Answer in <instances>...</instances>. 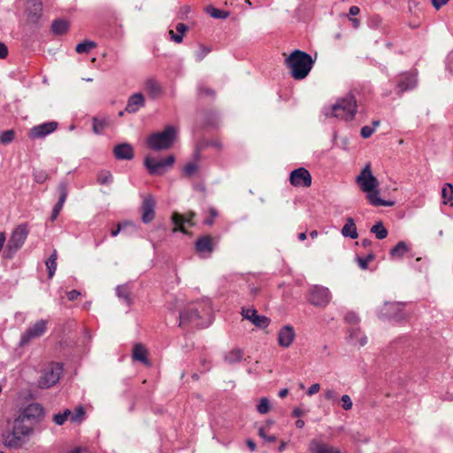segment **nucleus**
<instances>
[{
    "label": "nucleus",
    "instance_id": "864d4df0",
    "mask_svg": "<svg viewBox=\"0 0 453 453\" xmlns=\"http://www.w3.org/2000/svg\"><path fill=\"white\" fill-rule=\"evenodd\" d=\"M270 324V319L257 314V327L266 328Z\"/></svg>",
    "mask_w": 453,
    "mask_h": 453
},
{
    "label": "nucleus",
    "instance_id": "0e129e2a",
    "mask_svg": "<svg viewBox=\"0 0 453 453\" xmlns=\"http://www.w3.org/2000/svg\"><path fill=\"white\" fill-rule=\"evenodd\" d=\"M449 0H431L432 5L436 10H440L442 6L446 5Z\"/></svg>",
    "mask_w": 453,
    "mask_h": 453
},
{
    "label": "nucleus",
    "instance_id": "6e6d98bb",
    "mask_svg": "<svg viewBox=\"0 0 453 453\" xmlns=\"http://www.w3.org/2000/svg\"><path fill=\"white\" fill-rule=\"evenodd\" d=\"M342 406L345 411H349L352 408V401L348 395H343L341 398Z\"/></svg>",
    "mask_w": 453,
    "mask_h": 453
},
{
    "label": "nucleus",
    "instance_id": "338daca9",
    "mask_svg": "<svg viewBox=\"0 0 453 453\" xmlns=\"http://www.w3.org/2000/svg\"><path fill=\"white\" fill-rule=\"evenodd\" d=\"M319 389H320V386H319V384H318V383H314V384H312V385L308 388V390H307V395H314V394L318 393V392L319 391Z\"/></svg>",
    "mask_w": 453,
    "mask_h": 453
},
{
    "label": "nucleus",
    "instance_id": "a878e982",
    "mask_svg": "<svg viewBox=\"0 0 453 453\" xmlns=\"http://www.w3.org/2000/svg\"><path fill=\"white\" fill-rule=\"evenodd\" d=\"M194 215L195 214L193 212H191L188 218H185L181 214H180L178 212H174L172 217L173 222L176 226V227L173 229V232L180 231V232L186 234L187 231L185 230V228L183 227L182 225H183V223H188L189 225H192L191 219Z\"/></svg>",
    "mask_w": 453,
    "mask_h": 453
},
{
    "label": "nucleus",
    "instance_id": "37998d69",
    "mask_svg": "<svg viewBox=\"0 0 453 453\" xmlns=\"http://www.w3.org/2000/svg\"><path fill=\"white\" fill-rule=\"evenodd\" d=\"M70 416H71V411L66 409V410H65V411L63 413L55 414L53 416V421L57 425L61 426V425H63L66 421V419Z\"/></svg>",
    "mask_w": 453,
    "mask_h": 453
},
{
    "label": "nucleus",
    "instance_id": "5fc2aeb1",
    "mask_svg": "<svg viewBox=\"0 0 453 453\" xmlns=\"http://www.w3.org/2000/svg\"><path fill=\"white\" fill-rule=\"evenodd\" d=\"M345 320L351 325H357L359 322V318L355 312L349 311L346 314Z\"/></svg>",
    "mask_w": 453,
    "mask_h": 453
},
{
    "label": "nucleus",
    "instance_id": "aec40b11",
    "mask_svg": "<svg viewBox=\"0 0 453 453\" xmlns=\"http://www.w3.org/2000/svg\"><path fill=\"white\" fill-rule=\"evenodd\" d=\"M42 4L40 1L33 0L28 7V21L33 24L38 23L42 17Z\"/></svg>",
    "mask_w": 453,
    "mask_h": 453
},
{
    "label": "nucleus",
    "instance_id": "ddd939ff",
    "mask_svg": "<svg viewBox=\"0 0 453 453\" xmlns=\"http://www.w3.org/2000/svg\"><path fill=\"white\" fill-rule=\"evenodd\" d=\"M58 127V123L57 121H50L35 126L28 131V137L32 140L44 138L55 132Z\"/></svg>",
    "mask_w": 453,
    "mask_h": 453
},
{
    "label": "nucleus",
    "instance_id": "4be33fe9",
    "mask_svg": "<svg viewBox=\"0 0 453 453\" xmlns=\"http://www.w3.org/2000/svg\"><path fill=\"white\" fill-rule=\"evenodd\" d=\"M132 357L134 360L140 361L145 365L150 366V362L148 359V351L142 344L136 343L134 345Z\"/></svg>",
    "mask_w": 453,
    "mask_h": 453
},
{
    "label": "nucleus",
    "instance_id": "dca6fc26",
    "mask_svg": "<svg viewBox=\"0 0 453 453\" xmlns=\"http://www.w3.org/2000/svg\"><path fill=\"white\" fill-rule=\"evenodd\" d=\"M57 192L58 193L59 197H58V203L54 205V207L52 209V212H51V216H50L51 221H54L58 218V216L60 211L62 210L64 203L67 198V196H68L67 181H65V180L61 181L57 187Z\"/></svg>",
    "mask_w": 453,
    "mask_h": 453
},
{
    "label": "nucleus",
    "instance_id": "20e7f679",
    "mask_svg": "<svg viewBox=\"0 0 453 453\" xmlns=\"http://www.w3.org/2000/svg\"><path fill=\"white\" fill-rule=\"evenodd\" d=\"M404 303L385 302L378 311V317L381 320L403 323L409 319L410 314L404 311Z\"/></svg>",
    "mask_w": 453,
    "mask_h": 453
},
{
    "label": "nucleus",
    "instance_id": "c756f323",
    "mask_svg": "<svg viewBox=\"0 0 453 453\" xmlns=\"http://www.w3.org/2000/svg\"><path fill=\"white\" fill-rule=\"evenodd\" d=\"M25 419L26 418H23V416H19L18 418L15 419L12 427L13 430L21 437L28 435L31 431L30 427L24 424Z\"/></svg>",
    "mask_w": 453,
    "mask_h": 453
},
{
    "label": "nucleus",
    "instance_id": "c85d7f7f",
    "mask_svg": "<svg viewBox=\"0 0 453 453\" xmlns=\"http://www.w3.org/2000/svg\"><path fill=\"white\" fill-rule=\"evenodd\" d=\"M367 199L371 204L374 206H392L394 205V202L386 201L379 197V190L378 188H375V191H370V193H366Z\"/></svg>",
    "mask_w": 453,
    "mask_h": 453
},
{
    "label": "nucleus",
    "instance_id": "f257e3e1",
    "mask_svg": "<svg viewBox=\"0 0 453 453\" xmlns=\"http://www.w3.org/2000/svg\"><path fill=\"white\" fill-rule=\"evenodd\" d=\"M212 309L208 300L188 304L179 315V326L207 327L211 323Z\"/></svg>",
    "mask_w": 453,
    "mask_h": 453
},
{
    "label": "nucleus",
    "instance_id": "79ce46f5",
    "mask_svg": "<svg viewBox=\"0 0 453 453\" xmlns=\"http://www.w3.org/2000/svg\"><path fill=\"white\" fill-rule=\"evenodd\" d=\"M107 126V121L104 119H98L97 118L93 119V131L94 133L99 134H102L105 127Z\"/></svg>",
    "mask_w": 453,
    "mask_h": 453
},
{
    "label": "nucleus",
    "instance_id": "774afa93",
    "mask_svg": "<svg viewBox=\"0 0 453 453\" xmlns=\"http://www.w3.org/2000/svg\"><path fill=\"white\" fill-rule=\"evenodd\" d=\"M188 27L183 23H178L176 25L177 32L182 35L188 31Z\"/></svg>",
    "mask_w": 453,
    "mask_h": 453
},
{
    "label": "nucleus",
    "instance_id": "0eeeda50",
    "mask_svg": "<svg viewBox=\"0 0 453 453\" xmlns=\"http://www.w3.org/2000/svg\"><path fill=\"white\" fill-rule=\"evenodd\" d=\"M28 233L29 229L27 223L20 224L13 229L7 243V250L10 253L9 257H12L22 247Z\"/></svg>",
    "mask_w": 453,
    "mask_h": 453
},
{
    "label": "nucleus",
    "instance_id": "a211bd4d",
    "mask_svg": "<svg viewBox=\"0 0 453 453\" xmlns=\"http://www.w3.org/2000/svg\"><path fill=\"white\" fill-rule=\"evenodd\" d=\"M113 153L115 157L119 160H130L134 157V149L127 142L115 146Z\"/></svg>",
    "mask_w": 453,
    "mask_h": 453
},
{
    "label": "nucleus",
    "instance_id": "c03bdc74",
    "mask_svg": "<svg viewBox=\"0 0 453 453\" xmlns=\"http://www.w3.org/2000/svg\"><path fill=\"white\" fill-rule=\"evenodd\" d=\"M15 132L13 130H6L0 133V142L3 144H8L13 141Z\"/></svg>",
    "mask_w": 453,
    "mask_h": 453
},
{
    "label": "nucleus",
    "instance_id": "72a5a7b5",
    "mask_svg": "<svg viewBox=\"0 0 453 453\" xmlns=\"http://www.w3.org/2000/svg\"><path fill=\"white\" fill-rule=\"evenodd\" d=\"M408 250L409 249L407 244L401 241L393 249H391L390 256L401 258Z\"/></svg>",
    "mask_w": 453,
    "mask_h": 453
},
{
    "label": "nucleus",
    "instance_id": "09e8293b",
    "mask_svg": "<svg viewBox=\"0 0 453 453\" xmlns=\"http://www.w3.org/2000/svg\"><path fill=\"white\" fill-rule=\"evenodd\" d=\"M242 316L243 319L250 320L255 324V309L253 308H242Z\"/></svg>",
    "mask_w": 453,
    "mask_h": 453
},
{
    "label": "nucleus",
    "instance_id": "13d9d810",
    "mask_svg": "<svg viewBox=\"0 0 453 453\" xmlns=\"http://www.w3.org/2000/svg\"><path fill=\"white\" fill-rule=\"evenodd\" d=\"M325 398L328 401L335 402L337 401L338 395L334 389L328 388L325 391Z\"/></svg>",
    "mask_w": 453,
    "mask_h": 453
},
{
    "label": "nucleus",
    "instance_id": "c9c22d12",
    "mask_svg": "<svg viewBox=\"0 0 453 453\" xmlns=\"http://www.w3.org/2000/svg\"><path fill=\"white\" fill-rule=\"evenodd\" d=\"M112 180V174L106 170L100 171L96 176V181L100 185H110Z\"/></svg>",
    "mask_w": 453,
    "mask_h": 453
},
{
    "label": "nucleus",
    "instance_id": "e433bc0d",
    "mask_svg": "<svg viewBox=\"0 0 453 453\" xmlns=\"http://www.w3.org/2000/svg\"><path fill=\"white\" fill-rule=\"evenodd\" d=\"M96 47V43L93 41H84L76 45L75 50L79 54L88 53L92 49Z\"/></svg>",
    "mask_w": 453,
    "mask_h": 453
},
{
    "label": "nucleus",
    "instance_id": "cd10ccee",
    "mask_svg": "<svg viewBox=\"0 0 453 453\" xmlns=\"http://www.w3.org/2000/svg\"><path fill=\"white\" fill-rule=\"evenodd\" d=\"M144 89L151 98H156L161 94V87L158 82L153 79L146 80L144 83Z\"/></svg>",
    "mask_w": 453,
    "mask_h": 453
},
{
    "label": "nucleus",
    "instance_id": "8fccbe9b",
    "mask_svg": "<svg viewBox=\"0 0 453 453\" xmlns=\"http://www.w3.org/2000/svg\"><path fill=\"white\" fill-rule=\"evenodd\" d=\"M373 258H374V255L372 253H371L366 257H358L357 258V260L359 267L363 270H365L368 268L369 262L372 261Z\"/></svg>",
    "mask_w": 453,
    "mask_h": 453
},
{
    "label": "nucleus",
    "instance_id": "de8ad7c7",
    "mask_svg": "<svg viewBox=\"0 0 453 453\" xmlns=\"http://www.w3.org/2000/svg\"><path fill=\"white\" fill-rule=\"evenodd\" d=\"M443 199L453 200V186L450 183H446L441 190Z\"/></svg>",
    "mask_w": 453,
    "mask_h": 453
},
{
    "label": "nucleus",
    "instance_id": "9d476101",
    "mask_svg": "<svg viewBox=\"0 0 453 453\" xmlns=\"http://www.w3.org/2000/svg\"><path fill=\"white\" fill-rule=\"evenodd\" d=\"M47 329V320L40 319L28 327L20 337V346L28 344L33 339L42 336Z\"/></svg>",
    "mask_w": 453,
    "mask_h": 453
},
{
    "label": "nucleus",
    "instance_id": "a18cd8bd",
    "mask_svg": "<svg viewBox=\"0 0 453 453\" xmlns=\"http://www.w3.org/2000/svg\"><path fill=\"white\" fill-rule=\"evenodd\" d=\"M85 416V411L82 406H78L75 409V411L73 414L71 413L70 419L72 422L80 423Z\"/></svg>",
    "mask_w": 453,
    "mask_h": 453
},
{
    "label": "nucleus",
    "instance_id": "69168bd1",
    "mask_svg": "<svg viewBox=\"0 0 453 453\" xmlns=\"http://www.w3.org/2000/svg\"><path fill=\"white\" fill-rule=\"evenodd\" d=\"M66 296H67V298L69 301H73V300H76L81 296V292L73 289V290L67 292Z\"/></svg>",
    "mask_w": 453,
    "mask_h": 453
},
{
    "label": "nucleus",
    "instance_id": "e2e57ef3",
    "mask_svg": "<svg viewBox=\"0 0 453 453\" xmlns=\"http://www.w3.org/2000/svg\"><path fill=\"white\" fill-rule=\"evenodd\" d=\"M169 35L171 39L176 43H180L183 41V35L180 34H175L173 30L169 31Z\"/></svg>",
    "mask_w": 453,
    "mask_h": 453
},
{
    "label": "nucleus",
    "instance_id": "f3484780",
    "mask_svg": "<svg viewBox=\"0 0 453 453\" xmlns=\"http://www.w3.org/2000/svg\"><path fill=\"white\" fill-rule=\"evenodd\" d=\"M296 337L294 328L289 326H284L278 334V343L280 347H289Z\"/></svg>",
    "mask_w": 453,
    "mask_h": 453
},
{
    "label": "nucleus",
    "instance_id": "f03ea898",
    "mask_svg": "<svg viewBox=\"0 0 453 453\" xmlns=\"http://www.w3.org/2000/svg\"><path fill=\"white\" fill-rule=\"evenodd\" d=\"M285 63L290 68L294 79L303 80L309 74L314 61L308 53L296 50L286 58Z\"/></svg>",
    "mask_w": 453,
    "mask_h": 453
},
{
    "label": "nucleus",
    "instance_id": "4d7b16f0",
    "mask_svg": "<svg viewBox=\"0 0 453 453\" xmlns=\"http://www.w3.org/2000/svg\"><path fill=\"white\" fill-rule=\"evenodd\" d=\"M209 52H210L209 48H207L203 45H201L199 51H197L196 53V59L197 61H202Z\"/></svg>",
    "mask_w": 453,
    "mask_h": 453
},
{
    "label": "nucleus",
    "instance_id": "6e6552de",
    "mask_svg": "<svg viewBox=\"0 0 453 453\" xmlns=\"http://www.w3.org/2000/svg\"><path fill=\"white\" fill-rule=\"evenodd\" d=\"M175 162V157L173 155L166 157L164 159L157 160L154 157H147L144 160V165L151 175H163L169 168H171Z\"/></svg>",
    "mask_w": 453,
    "mask_h": 453
},
{
    "label": "nucleus",
    "instance_id": "2f4dec72",
    "mask_svg": "<svg viewBox=\"0 0 453 453\" xmlns=\"http://www.w3.org/2000/svg\"><path fill=\"white\" fill-rule=\"evenodd\" d=\"M371 233L374 234L379 240L385 239L388 236V230L381 221L377 222L371 227Z\"/></svg>",
    "mask_w": 453,
    "mask_h": 453
},
{
    "label": "nucleus",
    "instance_id": "5701e85b",
    "mask_svg": "<svg viewBox=\"0 0 453 453\" xmlns=\"http://www.w3.org/2000/svg\"><path fill=\"white\" fill-rule=\"evenodd\" d=\"M42 407L38 403H31L24 410L21 416H23V418L30 420L39 418L42 417Z\"/></svg>",
    "mask_w": 453,
    "mask_h": 453
},
{
    "label": "nucleus",
    "instance_id": "680f3d73",
    "mask_svg": "<svg viewBox=\"0 0 453 453\" xmlns=\"http://www.w3.org/2000/svg\"><path fill=\"white\" fill-rule=\"evenodd\" d=\"M258 434H259V436L264 438V440L265 441L274 442L276 441V437L274 435H269V436L265 435L264 428L259 429Z\"/></svg>",
    "mask_w": 453,
    "mask_h": 453
},
{
    "label": "nucleus",
    "instance_id": "39448f33",
    "mask_svg": "<svg viewBox=\"0 0 453 453\" xmlns=\"http://www.w3.org/2000/svg\"><path fill=\"white\" fill-rule=\"evenodd\" d=\"M356 112L357 100L353 93H349L344 97L338 99L332 106L331 116L344 120H351Z\"/></svg>",
    "mask_w": 453,
    "mask_h": 453
},
{
    "label": "nucleus",
    "instance_id": "7ed1b4c3",
    "mask_svg": "<svg viewBox=\"0 0 453 453\" xmlns=\"http://www.w3.org/2000/svg\"><path fill=\"white\" fill-rule=\"evenodd\" d=\"M178 129L173 126H168L163 132L151 134L148 139V146L154 150H165L170 149L177 137Z\"/></svg>",
    "mask_w": 453,
    "mask_h": 453
},
{
    "label": "nucleus",
    "instance_id": "a19ab883",
    "mask_svg": "<svg viewBox=\"0 0 453 453\" xmlns=\"http://www.w3.org/2000/svg\"><path fill=\"white\" fill-rule=\"evenodd\" d=\"M242 357V353L241 349H233L225 356V360L229 364H233L239 361Z\"/></svg>",
    "mask_w": 453,
    "mask_h": 453
},
{
    "label": "nucleus",
    "instance_id": "58836bf2",
    "mask_svg": "<svg viewBox=\"0 0 453 453\" xmlns=\"http://www.w3.org/2000/svg\"><path fill=\"white\" fill-rule=\"evenodd\" d=\"M206 12L214 19H226L229 15L228 12L217 9L213 6H208L206 8Z\"/></svg>",
    "mask_w": 453,
    "mask_h": 453
},
{
    "label": "nucleus",
    "instance_id": "bb28decb",
    "mask_svg": "<svg viewBox=\"0 0 453 453\" xmlns=\"http://www.w3.org/2000/svg\"><path fill=\"white\" fill-rule=\"evenodd\" d=\"M342 234L344 237H349L351 239H356L358 236L355 221L352 218L349 217L346 219V223L342 228Z\"/></svg>",
    "mask_w": 453,
    "mask_h": 453
},
{
    "label": "nucleus",
    "instance_id": "ea45409f",
    "mask_svg": "<svg viewBox=\"0 0 453 453\" xmlns=\"http://www.w3.org/2000/svg\"><path fill=\"white\" fill-rule=\"evenodd\" d=\"M271 403L267 397H262L259 403L257 405V411L260 414H266L271 411Z\"/></svg>",
    "mask_w": 453,
    "mask_h": 453
},
{
    "label": "nucleus",
    "instance_id": "b1692460",
    "mask_svg": "<svg viewBox=\"0 0 453 453\" xmlns=\"http://www.w3.org/2000/svg\"><path fill=\"white\" fill-rule=\"evenodd\" d=\"M4 443L8 448H19L21 446V436H19L13 429L3 434Z\"/></svg>",
    "mask_w": 453,
    "mask_h": 453
},
{
    "label": "nucleus",
    "instance_id": "412c9836",
    "mask_svg": "<svg viewBox=\"0 0 453 453\" xmlns=\"http://www.w3.org/2000/svg\"><path fill=\"white\" fill-rule=\"evenodd\" d=\"M310 450L311 453H342L337 448L316 440L311 441Z\"/></svg>",
    "mask_w": 453,
    "mask_h": 453
},
{
    "label": "nucleus",
    "instance_id": "052dcab7",
    "mask_svg": "<svg viewBox=\"0 0 453 453\" xmlns=\"http://www.w3.org/2000/svg\"><path fill=\"white\" fill-rule=\"evenodd\" d=\"M218 216V211L214 208L210 209V217L204 219V224L212 225L214 219Z\"/></svg>",
    "mask_w": 453,
    "mask_h": 453
},
{
    "label": "nucleus",
    "instance_id": "7c9ffc66",
    "mask_svg": "<svg viewBox=\"0 0 453 453\" xmlns=\"http://www.w3.org/2000/svg\"><path fill=\"white\" fill-rule=\"evenodd\" d=\"M349 338L354 344L365 346L367 343V337L361 332L359 328H353L349 331Z\"/></svg>",
    "mask_w": 453,
    "mask_h": 453
},
{
    "label": "nucleus",
    "instance_id": "f704fd0d",
    "mask_svg": "<svg viewBox=\"0 0 453 453\" xmlns=\"http://www.w3.org/2000/svg\"><path fill=\"white\" fill-rule=\"evenodd\" d=\"M57 259H58V253L55 250L53 253L50 255V257L46 261V266L49 272V278H52L56 269H57Z\"/></svg>",
    "mask_w": 453,
    "mask_h": 453
},
{
    "label": "nucleus",
    "instance_id": "423d86ee",
    "mask_svg": "<svg viewBox=\"0 0 453 453\" xmlns=\"http://www.w3.org/2000/svg\"><path fill=\"white\" fill-rule=\"evenodd\" d=\"M63 372V366L60 363H51L46 366L38 380V386L41 388H49L54 386L59 380Z\"/></svg>",
    "mask_w": 453,
    "mask_h": 453
},
{
    "label": "nucleus",
    "instance_id": "1a4fd4ad",
    "mask_svg": "<svg viewBox=\"0 0 453 453\" xmlns=\"http://www.w3.org/2000/svg\"><path fill=\"white\" fill-rule=\"evenodd\" d=\"M356 182L365 193L375 191V188L379 187V181L372 173L370 163H367L363 168L359 175L356 178Z\"/></svg>",
    "mask_w": 453,
    "mask_h": 453
},
{
    "label": "nucleus",
    "instance_id": "603ef678",
    "mask_svg": "<svg viewBox=\"0 0 453 453\" xmlns=\"http://www.w3.org/2000/svg\"><path fill=\"white\" fill-rule=\"evenodd\" d=\"M198 95L201 97L210 96L213 98L215 96V92L210 88L200 86L198 88Z\"/></svg>",
    "mask_w": 453,
    "mask_h": 453
},
{
    "label": "nucleus",
    "instance_id": "49530a36",
    "mask_svg": "<svg viewBox=\"0 0 453 453\" xmlns=\"http://www.w3.org/2000/svg\"><path fill=\"white\" fill-rule=\"evenodd\" d=\"M33 177L35 182L43 183L48 180L49 175L44 170L37 169L33 171Z\"/></svg>",
    "mask_w": 453,
    "mask_h": 453
},
{
    "label": "nucleus",
    "instance_id": "3c124183",
    "mask_svg": "<svg viewBox=\"0 0 453 453\" xmlns=\"http://www.w3.org/2000/svg\"><path fill=\"white\" fill-rule=\"evenodd\" d=\"M197 171V165L195 163H188L184 166L183 173L187 177H191Z\"/></svg>",
    "mask_w": 453,
    "mask_h": 453
},
{
    "label": "nucleus",
    "instance_id": "393cba45",
    "mask_svg": "<svg viewBox=\"0 0 453 453\" xmlns=\"http://www.w3.org/2000/svg\"><path fill=\"white\" fill-rule=\"evenodd\" d=\"M196 249L200 253H211L213 251L212 238L210 235L200 237L196 242Z\"/></svg>",
    "mask_w": 453,
    "mask_h": 453
},
{
    "label": "nucleus",
    "instance_id": "9b49d317",
    "mask_svg": "<svg viewBox=\"0 0 453 453\" xmlns=\"http://www.w3.org/2000/svg\"><path fill=\"white\" fill-rule=\"evenodd\" d=\"M331 299V294L328 288L322 286H313L310 289L309 301L315 306H326Z\"/></svg>",
    "mask_w": 453,
    "mask_h": 453
},
{
    "label": "nucleus",
    "instance_id": "4c0bfd02",
    "mask_svg": "<svg viewBox=\"0 0 453 453\" xmlns=\"http://www.w3.org/2000/svg\"><path fill=\"white\" fill-rule=\"evenodd\" d=\"M116 294L119 298H122L128 305L131 304L130 289L127 285L118 286Z\"/></svg>",
    "mask_w": 453,
    "mask_h": 453
},
{
    "label": "nucleus",
    "instance_id": "6ab92c4d",
    "mask_svg": "<svg viewBox=\"0 0 453 453\" xmlns=\"http://www.w3.org/2000/svg\"><path fill=\"white\" fill-rule=\"evenodd\" d=\"M145 99L142 93H135L132 95L127 101L125 111L128 113H135L138 110L143 107Z\"/></svg>",
    "mask_w": 453,
    "mask_h": 453
},
{
    "label": "nucleus",
    "instance_id": "2eb2a0df",
    "mask_svg": "<svg viewBox=\"0 0 453 453\" xmlns=\"http://www.w3.org/2000/svg\"><path fill=\"white\" fill-rule=\"evenodd\" d=\"M155 207L156 200L151 195L144 196L141 211H142V220L143 223H150L155 218Z\"/></svg>",
    "mask_w": 453,
    "mask_h": 453
},
{
    "label": "nucleus",
    "instance_id": "f8f14e48",
    "mask_svg": "<svg viewBox=\"0 0 453 453\" xmlns=\"http://www.w3.org/2000/svg\"><path fill=\"white\" fill-rule=\"evenodd\" d=\"M418 84L417 74L413 73H404L396 79V94L399 96L408 90L416 88Z\"/></svg>",
    "mask_w": 453,
    "mask_h": 453
},
{
    "label": "nucleus",
    "instance_id": "bf43d9fd",
    "mask_svg": "<svg viewBox=\"0 0 453 453\" xmlns=\"http://www.w3.org/2000/svg\"><path fill=\"white\" fill-rule=\"evenodd\" d=\"M374 132V128L369 126H365L361 128V136L363 138H369Z\"/></svg>",
    "mask_w": 453,
    "mask_h": 453
},
{
    "label": "nucleus",
    "instance_id": "4468645a",
    "mask_svg": "<svg viewBox=\"0 0 453 453\" xmlns=\"http://www.w3.org/2000/svg\"><path fill=\"white\" fill-rule=\"evenodd\" d=\"M289 181L295 187L309 188L311 185V175L307 169L299 167L290 173Z\"/></svg>",
    "mask_w": 453,
    "mask_h": 453
},
{
    "label": "nucleus",
    "instance_id": "473e14b6",
    "mask_svg": "<svg viewBox=\"0 0 453 453\" xmlns=\"http://www.w3.org/2000/svg\"><path fill=\"white\" fill-rule=\"evenodd\" d=\"M68 22L63 19L55 20L51 26L52 32L56 35H63L68 30Z\"/></svg>",
    "mask_w": 453,
    "mask_h": 453
}]
</instances>
